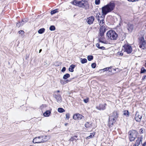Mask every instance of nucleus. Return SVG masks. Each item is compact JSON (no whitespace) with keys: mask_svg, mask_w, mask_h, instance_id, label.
Returning a JSON list of instances; mask_svg holds the SVG:
<instances>
[{"mask_svg":"<svg viewBox=\"0 0 146 146\" xmlns=\"http://www.w3.org/2000/svg\"><path fill=\"white\" fill-rule=\"evenodd\" d=\"M115 7V1H111L107 5L102 8V15L98 19L100 25H104L105 16L108 13L113 10Z\"/></svg>","mask_w":146,"mask_h":146,"instance_id":"1","label":"nucleus"},{"mask_svg":"<svg viewBox=\"0 0 146 146\" xmlns=\"http://www.w3.org/2000/svg\"><path fill=\"white\" fill-rule=\"evenodd\" d=\"M71 3L74 5L82 7L86 9H88L89 8V5L88 2L85 1H78L76 0H74Z\"/></svg>","mask_w":146,"mask_h":146,"instance_id":"2","label":"nucleus"},{"mask_svg":"<svg viewBox=\"0 0 146 146\" xmlns=\"http://www.w3.org/2000/svg\"><path fill=\"white\" fill-rule=\"evenodd\" d=\"M106 36L111 40H115L117 39L118 37L117 34L113 30H110L108 31L106 33Z\"/></svg>","mask_w":146,"mask_h":146,"instance_id":"3","label":"nucleus"},{"mask_svg":"<svg viewBox=\"0 0 146 146\" xmlns=\"http://www.w3.org/2000/svg\"><path fill=\"white\" fill-rule=\"evenodd\" d=\"M139 45V47L144 50L146 49V40L143 36L139 37L138 38Z\"/></svg>","mask_w":146,"mask_h":146,"instance_id":"4","label":"nucleus"},{"mask_svg":"<svg viewBox=\"0 0 146 146\" xmlns=\"http://www.w3.org/2000/svg\"><path fill=\"white\" fill-rule=\"evenodd\" d=\"M129 139L130 141H134L136 138L137 132L135 130H132L129 131Z\"/></svg>","mask_w":146,"mask_h":146,"instance_id":"5","label":"nucleus"},{"mask_svg":"<svg viewBox=\"0 0 146 146\" xmlns=\"http://www.w3.org/2000/svg\"><path fill=\"white\" fill-rule=\"evenodd\" d=\"M123 47L124 48V51L126 52L127 54H130L132 52V49L130 45L127 44H125Z\"/></svg>","mask_w":146,"mask_h":146,"instance_id":"6","label":"nucleus"},{"mask_svg":"<svg viewBox=\"0 0 146 146\" xmlns=\"http://www.w3.org/2000/svg\"><path fill=\"white\" fill-rule=\"evenodd\" d=\"M101 27L100 29L99 37L100 38H103L104 34L106 31L105 26L104 25H100Z\"/></svg>","mask_w":146,"mask_h":146,"instance_id":"7","label":"nucleus"},{"mask_svg":"<svg viewBox=\"0 0 146 146\" xmlns=\"http://www.w3.org/2000/svg\"><path fill=\"white\" fill-rule=\"evenodd\" d=\"M142 115L141 114L140 115L138 111H137L135 114V119L136 121L140 122L141 120Z\"/></svg>","mask_w":146,"mask_h":146,"instance_id":"8","label":"nucleus"},{"mask_svg":"<svg viewBox=\"0 0 146 146\" xmlns=\"http://www.w3.org/2000/svg\"><path fill=\"white\" fill-rule=\"evenodd\" d=\"M84 118V117L82 115L79 113L74 114L73 116V118L75 120H79Z\"/></svg>","mask_w":146,"mask_h":146,"instance_id":"9","label":"nucleus"},{"mask_svg":"<svg viewBox=\"0 0 146 146\" xmlns=\"http://www.w3.org/2000/svg\"><path fill=\"white\" fill-rule=\"evenodd\" d=\"M109 117L115 120L118 117V114L117 111H114L110 114Z\"/></svg>","mask_w":146,"mask_h":146,"instance_id":"10","label":"nucleus"},{"mask_svg":"<svg viewBox=\"0 0 146 146\" xmlns=\"http://www.w3.org/2000/svg\"><path fill=\"white\" fill-rule=\"evenodd\" d=\"M54 97L56 99L57 101L59 103H61L62 102V97L60 95L57 94L54 95Z\"/></svg>","mask_w":146,"mask_h":146,"instance_id":"11","label":"nucleus"},{"mask_svg":"<svg viewBox=\"0 0 146 146\" xmlns=\"http://www.w3.org/2000/svg\"><path fill=\"white\" fill-rule=\"evenodd\" d=\"M106 106L107 104L106 103L104 104H100L99 105V106H97L96 108L99 110H104L106 109Z\"/></svg>","mask_w":146,"mask_h":146,"instance_id":"12","label":"nucleus"},{"mask_svg":"<svg viewBox=\"0 0 146 146\" xmlns=\"http://www.w3.org/2000/svg\"><path fill=\"white\" fill-rule=\"evenodd\" d=\"M94 20V16H91L87 18L86 21L88 24L89 25L92 24Z\"/></svg>","mask_w":146,"mask_h":146,"instance_id":"13","label":"nucleus"},{"mask_svg":"<svg viewBox=\"0 0 146 146\" xmlns=\"http://www.w3.org/2000/svg\"><path fill=\"white\" fill-rule=\"evenodd\" d=\"M115 122V120L114 119L111 118V117H109L108 125L110 127L112 126V125Z\"/></svg>","mask_w":146,"mask_h":146,"instance_id":"14","label":"nucleus"},{"mask_svg":"<svg viewBox=\"0 0 146 146\" xmlns=\"http://www.w3.org/2000/svg\"><path fill=\"white\" fill-rule=\"evenodd\" d=\"M40 136L35 138L33 139V142L34 143H42Z\"/></svg>","mask_w":146,"mask_h":146,"instance_id":"15","label":"nucleus"},{"mask_svg":"<svg viewBox=\"0 0 146 146\" xmlns=\"http://www.w3.org/2000/svg\"><path fill=\"white\" fill-rule=\"evenodd\" d=\"M40 137H41V139L42 143L46 141L49 139V137L46 135L41 136Z\"/></svg>","mask_w":146,"mask_h":146,"instance_id":"16","label":"nucleus"},{"mask_svg":"<svg viewBox=\"0 0 146 146\" xmlns=\"http://www.w3.org/2000/svg\"><path fill=\"white\" fill-rule=\"evenodd\" d=\"M142 143V138L141 137H138L137 138V139L136 141V142L135 144L137 146H138L141 143Z\"/></svg>","mask_w":146,"mask_h":146,"instance_id":"17","label":"nucleus"},{"mask_svg":"<svg viewBox=\"0 0 146 146\" xmlns=\"http://www.w3.org/2000/svg\"><path fill=\"white\" fill-rule=\"evenodd\" d=\"M133 25L132 24H128L127 25V29L129 31L131 32L133 29Z\"/></svg>","mask_w":146,"mask_h":146,"instance_id":"18","label":"nucleus"},{"mask_svg":"<svg viewBox=\"0 0 146 146\" xmlns=\"http://www.w3.org/2000/svg\"><path fill=\"white\" fill-rule=\"evenodd\" d=\"M51 112L50 111L47 110L43 113V115L45 117H48L50 115Z\"/></svg>","mask_w":146,"mask_h":146,"instance_id":"19","label":"nucleus"},{"mask_svg":"<svg viewBox=\"0 0 146 146\" xmlns=\"http://www.w3.org/2000/svg\"><path fill=\"white\" fill-rule=\"evenodd\" d=\"M92 124L91 122H87L85 125V127L86 128L90 127L92 126Z\"/></svg>","mask_w":146,"mask_h":146,"instance_id":"20","label":"nucleus"},{"mask_svg":"<svg viewBox=\"0 0 146 146\" xmlns=\"http://www.w3.org/2000/svg\"><path fill=\"white\" fill-rule=\"evenodd\" d=\"M75 67V65L72 64L70 66L69 68V70L70 71L72 72L74 71V69Z\"/></svg>","mask_w":146,"mask_h":146,"instance_id":"21","label":"nucleus"},{"mask_svg":"<svg viewBox=\"0 0 146 146\" xmlns=\"http://www.w3.org/2000/svg\"><path fill=\"white\" fill-rule=\"evenodd\" d=\"M123 112V115L126 116V117L129 116V112L127 110H124Z\"/></svg>","mask_w":146,"mask_h":146,"instance_id":"22","label":"nucleus"},{"mask_svg":"<svg viewBox=\"0 0 146 146\" xmlns=\"http://www.w3.org/2000/svg\"><path fill=\"white\" fill-rule=\"evenodd\" d=\"M28 19L27 18H23L22 19L21 22L23 25L26 23L28 21Z\"/></svg>","mask_w":146,"mask_h":146,"instance_id":"23","label":"nucleus"},{"mask_svg":"<svg viewBox=\"0 0 146 146\" xmlns=\"http://www.w3.org/2000/svg\"><path fill=\"white\" fill-rule=\"evenodd\" d=\"M77 137V136L76 135H75L73 137H71V138L69 139V141H73L74 140H76V139H75V138H76Z\"/></svg>","mask_w":146,"mask_h":146,"instance_id":"24","label":"nucleus"},{"mask_svg":"<svg viewBox=\"0 0 146 146\" xmlns=\"http://www.w3.org/2000/svg\"><path fill=\"white\" fill-rule=\"evenodd\" d=\"M70 77V75L69 74H64L63 76V79L66 80Z\"/></svg>","mask_w":146,"mask_h":146,"instance_id":"25","label":"nucleus"},{"mask_svg":"<svg viewBox=\"0 0 146 146\" xmlns=\"http://www.w3.org/2000/svg\"><path fill=\"white\" fill-rule=\"evenodd\" d=\"M94 133H90V135L86 137V139H88L90 138H92L94 136Z\"/></svg>","mask_w":146,"mask_h":146,"instance_id":"26","label":"nucleus"},{"mask_svg":"<svg viewBox=\"0 0 146 146\" xmlns=\"http://www.w3.org/2000/svg\"><path fill=\"white\" fill-rule=\"evenodd\" d=\"M58 111L60 113H63L65 111V110L63 108H58Z\"/></svg>","mask_w":146,"mask_h":146,"instance_id":"27","label":"nucleus"},{"mask_svg":"<svg viewBox=\"0 0 146 146\" xmlns=\"http://www.w3.org/2000/svg\"><path fill=\"white\" fill-rule=\"evenodd\" d=\"M45 30V29L44 28L40 29L38 31V33L40 34H42L44 32Z\"/></svg>","mask_w":146,"mask_h":146,"instance_id":"28","label":"nucleus"},{"mask_svg":"<svg viewBox=\"0 0 146 146\" xmlns=\"http://www.w3.org/2000/svg\"><path fill=\"white\" fill-rule=\"evenodd\" d=\"M58 9H56L54 10H53L52 11L50 12V14L51 15H52L54 14H55L57 12H58Z\"/></svg>","mask_w":146,"mask_h":146,"instance_id":"29","label":"nucleus"},{"mask_svg":"<svg viewBox=\"0 0 146 146\" xmlns=\"http://www.w3.org/2000/svg\"><path fill=\"white\" fill-rule=\"evenodd\" d=\"M81 60V62L82 64H84L86 62H87V61L86 59V58H83L82 59V58H80Z\"/></svg>","mask_w":146,"mask_h":146,"instance_id":"30","label":"nucleus"},{"mask_svg":"<svg viewBox=\"0 0 146 146\" xmlns=\"http://www.w3.org/2000/svg\"><path fill=\"white\" fill-rule=\"evenodd\" d=\"M55 29V27L54 25H51L49 27V30L51 31H54Z\"/></svg>","mask_w":146,"mask_h":146,"instance_id":"31","label":"nucleus"},{"mask_svg":"<svg viewBox=\"0 0 146 146\" xmlns=\"http://www.w3.org/2000/svg\"><path fill=\"white\" fill-rule=\"evenodd\" d=\"M87 59L88 61H91L93 59V56L92 55H89L87 57Z\"/></svg>","mask_w":146,"mask_h":146,"instance_id":"32","label":"nucleus"},{"mask_svg":"<svg viewBox=\"0 0 146 146\" xmlns=\"http://www.w3.org/2000/svg\"><path fill=\"white\" fill-rule=\"evenodd\" d=\"M111 68H112V67L111 66L110 67L106 68H104L100 70H103V72H105L106 71L108 70H109V69L110 68L111 69Z\"/></svg>","mask_w":146,"mask_h":146,"instance_id":"33","label":"nucleus"},{"mask_svg":"<svg viewBox=\"0 0 146 146\" xmlns=\"http://www.w3.org/2000/svg\"><path fill=\"white\" fill-rule=\"evenodd\" d=\"M146 72V70H145L144 68L142 67L141 69V73H143Z\"/></svg>","mask_w":146,"mask_h":146,"instance_id":"34","label":"nucleus"},{"mask_svg":"<svg viewBox=\"0 0 146 146\" xmlns=\"http://www.w3.org/2000/svg\"><path fill=\"white\" fill-rule=\"evenodd\" d=\"M23 25L22 23H21V22H19L17 23V26L18 27H21Z\"/></svg>","mask_w":146,"mask_h":146,"instance_id":"35","label":"nucleus"},{"mask_svg":"<svg viewBox=\"0 0 146 146\" xmlns=\"http://www.w3.org/2000/svg\"><path fill=\"white\" fill-rule=\"evenodd\" d=\"M66 119L68 120L70 117V114L69 113H67L66 114Z\"/></svg>","mask_w":146,"mask_h":146,"instance_id":"36","label":"nucleus"},{"mask_svg":"<svg viewBox=\"0 0 146 146\" xmlns=\"http://www.w3.org/2000/svg\"><path fill=\"white\" fill-rule=\"evenodd\" d=\"M96 64L95 63H93L92 64L91 66L93 68H95L96 66Z\"/></svg>","mask_w":146,"mask_h":146,"instance_id":"37","label":"nucleus"},{"mask_svg":"<svg viewBox=\"0 0 146 146\" xmlns=\"http://www.w3.org/2000/svg\"><path fill=\"white\" fill-rule=\"evenodd\" d=\"M100 2V0H96L95 1V3L96 5H98Z\"/></svg>","mask_w":146,"mask_h":146,"instance_id":"38","label":"nucleus"},{"mask_svg":"<svg viewBox=\"0 0 146 146\" xmlns=\"http://www.w3.org/2000/svg\"><path fill=\"white\" fill-rule=\"evenodd\" d=\"M60 83L62 84H66V82L65 81H64L63 80H61L60 81Z\"/></svg>","mask_w":146,"mask_h":146,"instance_id":"39","label":"nucleus"},{"mask_svg":"<svg viewBox=\"0 0 146 146\" xmlns=\"http://www.w3.org/2000/svg\"><path fill=\"white\" fill-rule=\"evenodd\" d=\"M24 32L22 30H21L19 31V34H21V35H22L24 33Z\"/></svg>","mask_w":146,"mask_h":146,"instance_id":"40","label":"nucleus"},{"mask_svg":"<svg viewBox=\"0 0 146 146\" xmlns=\"http://www.w3.org/2000/svg\"><path fill=\"white\" fill-rule=\"evenodd\" d=\"M100 15H101L100 13H99L98 14H96V17L97 19H98V18H99L100 17V16H99Z\"/></svg>","mask_w":146,"mask_h":146,"instance_id":"41","label":"nucleus"},{"mask_svg":"<svg viewBox=\"0 0 146 146\" xmlns=\"http://www.w3.org/2000/svg\"><path fill=\"white\" fill-rule=\"evenodd\" d=\"M83 101L85 103H86L88 102V98L84 99Z\"/></svg>","mask_w":146,"mask_h":146,"instance_id":"42","label":"nucleus"},{"mask_svg":"<svg viewBox=\"0 0 146 146\" xmlns=\"http://www.w3.org/2000/svg\"><path fill=\"white\" fill-rule=\"evenodd\" d=\"M103 38H100H100H99V41L100 42H101L102 43H105V42H104V41L102 40H100V39H102Z\"/></svg>","mask_w":146,"mask_h":146,"instance_id":"43","label":"nucleus"},{"mask_svg":"<svg viewBox=\"0 0 146 146\" xmlns=\"http://www.w3.org/2000/svg\"><path fill=\"white\" fill-rule=\"evenodd\" d=\"M66 70V68L65 67H63V68H62V69L61 70V71L62 72H65V71Z\"/></svg>","mask_w":146,"mask_h":146,"instance_id":"44","label":"nucleus"},{"mask_svg":"<svg viewBox=\"0 0 146 146\" xmlns=\"http://www.w3.org/2000/svg\"><path fill=\"white\" fill-rule=\"evenodd\" d=\"M105 48V47H104V46H101V47H99V49H102V50H104Z\"/></svg>","mask_w":146,"mask_h":146,"instance_id":"45","label":"nucleus"},{"mask_svg":"<svg viewBox=\"0 0 146 146\" xmlns=\"http://www.w3.org/2000/svg\"><path fill=\"white\" fill-rule=\"evenodd\" d=\"M96 46L98 48H99V47H100V44L98 43H97L96 44Z\"/></svg>","mask_w":146,"mask_h":146,"instance_id":"46","label":"nucleus"},{"mask_svg":"<svg viewBox=\"0 0 146 146\" xmlns=\"http://www.w3.org/2000/svg\"><path fill=\"white\" fill-rule=\"evenodd\" d=\"M117 54H118V55L119 56H122L123 55V53H122L119 52H118Z\"/></svg>","mask_w":146,"mask_h":146,"instance_id":"47","label":"nucleus"},{"mask_svg":"<svg viewBox=\"0 0 146 146\" xmlns=\"http://www.w3.org/2000/svg\"><path fill=\"white\" fill-rule=\"evenodd\" d=\"M146 78V75H144L143 76V77L142 78V80H144Z\"/></svg>","mask_w":146,"mask_h":146,"instance_id":"48","label":"nucleus"},{"mask_svg":"<svg viewBox=\"0 0 146 146\" xmlns=\"http://www.w3.org/2000/svg\"><path fill=\"white\" fill-rule=\"evenodd\" d=\"M127 0L129 1L134 2V1H137V0Z\"/></svg>","mask_w":146,"mask_h":146,"instance_id":"49","label":"nucleus"},{"mask_svg":"<svg viewBox=\"0 0 146 146\" xmlns=\"http://www.w3.org/2000/svg\"><path fill=\"white\" fill-rule=\"evenodd\" d=\"M140 130L141 133H143V130L142 129H141Z\"/></svg>","mask_w":146,"mask_h":146,"instance_id":"50","label":"nucleus"},{"mask_svg":"<svg viewBox=\"0 0 146 146\" xmlns=\"http://www.w3.org/2000/svg\"><path fill=\"white\" fill-rule=\"evenodd\" d=\"M146 145V141L144 142L142 145V146H145Z\"/></svg>","mask_w":146,"mask_h":146,"instance_id":"51","label":"nucleus"},{"mask_svg":"<svg viewBox=\"0 0 146 146\" xmlns=\"http://www.w3.org/2000/svg\"><path fill=\"white\" fill-rule=\"evenodd\" d=\"M66 82V83H67L68 82H69L70 81V80H66L65 81Z\"/></svg>","mask_w":146,"mask_h":146,"instance_id":"52","label":"nucleus"},{"mask_svg":"<svg viewBox=\"0 0 146 146\" xmlns=\"http://www.w3.org/2000/svg\"><path fill=\"white\" fill-rule=\"evenodd\" d=\"M60 92V91L59 90H58L56 91H55V93H58Z\"/></svg>","mask_w":146,"mask_h":146,"instance_id":"53","label":"nucleus"},{"mask_svg":"<svg viewBox=\"0 0 146 146\" xmlns=\"http://www.w3.org/2000/svg\"><path fill=\"white\" fill-rule=\"evenodd\" d=\"M68 124V123H65L64 125L65 126H66Z\"/></svg>","mask_w":146,"mask_h":146,"instance_id":"54","label":"nucleus"},{"mask_svg":"<svg viewBox=\"0 0 146 146\" xmlns=\"http://www.w3.org/2000/svg\"><path fill=\"white\" fill-rule=\"evenodd\" d=\"M42 50V49H40L39 50V53H40Z\"/></svg>","mask_w":146,"mask_h":146,"instance_id":"55","label":"nucleus"},{"mask_svg":"<svg viewBox=\"0 0 146 146\" xmlns=\"http://www.w3.org/2000/svg\"><path fill=\"white\" fill-rule=\"evenodd\" d=\"M133 146H137L135 145L134 144Z\"/></svg>","mask_w":146,"mask_h":146,"instance_id":"56","label":"nucleus"},{"mask_svg":"<svg viewBox=\"0 0 146 146\" xmlns=\"http://www.w3.org/2000/svg\"><path fill=\"white\" fill-rule=\"evenodd\" d=\"M145 66L146 67V62L145 63Z\"/></svg>","mask_w":146,"mask_h":146,"instance_id":"57","label":"nucleus"},{"mask_svg":"<svg viewBox=\"0 0 146 146\" xmlns=\"http://www.w3.org/2000/svg\"><path fill=\"white\" fill-rule=\"evenodd\" d=\"M30 146H31V145H30Z\"/></svg>","mask_w":146,"mask_h":146,"instance_id":"58","label":"nucleus"}]
</instances>
